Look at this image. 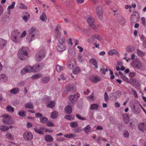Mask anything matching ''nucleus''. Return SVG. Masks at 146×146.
Instances as JSON below:
<instances>
[{
  "label": "nucleus",
  "instance_id": "obj_57",
  "mask_svg": "<svg viewBox=\"0 0 146 146\" xmlns=\"http://www.w3.org/2000/svg\"><path fill=\"white\" fill-rule=\"evenodd\" d=\"M62 69V67L58 65H56V71L58 72H60Z\"/></svg>",
  "mask_w": 146,
  "mask_h": 146
},
{
  "label": "nucleus",
  "instance_id": "obj_13",
  "mask_svg": "<svg viewBox=\"0 0 146 146\" xmlns=\"http://www.w3.org/2000/svg\"><path fill=\"white\" fill-rule=\"evenodd\" d=\"M75 63V61L74 59H70L68 60L67 65L68 67L72 68Z\"/></svg>",
  "mask_w": 146,
  "mask_h": 146
},
{
  "label": "nucleus",
  "instance_id": "obj_1",
  "mask_svg": "<svg viewBox=\"0 0 146 146\" xmlns=\"http://www.w3.org/2000/svg\"><path fill=\"white\" fill-rule=\"evenodd\" d=\"M28 51L29 48L27 47H23L20 48L18 51V57L22 60H26L28 57Z\"/></svg>",
  "mask_w": 146,
  "mask_h": 146
},
{
  "label": "nucleus",
  "instance_id": "obj_26",
  "mask_svg": "<svg viewBox=\"0 0 146 146\" xmlns=\"http://www.w3.org/2000/svg\"><path fill=\"white\" fill-rule=\"evenodd\" d=\"M44 139L46 141L49 142H52L54 140L52 137L50 135H46L45 136Z\"/></svg>",
  "mask_w": 146,
  "mask_h": 146
},
{
  "label": "nucleus",
  "instance_id": "obj_54",
  "mask_svg": "<svg viewBox=\"0 0 146 146\" xmlns=\"http://www.w3.org/2000/svg\"><path fill=\"white\" fill-rule=\"evenodd\" d=\"M137 53L138 55L141 56H144L145 55L144 52L141 51L139 49L137 50Z\"/></svg>",
  "mask_w": 146,
  "mask_h": 146
},
{
  "label": "nucleus",
  "instance_id": "obj_64",
  "mask_svg": "<svg viewBox=\"0 0 146 146\" xmlns=\"http://www.w3.org/2000/svg\"><path fill=\"white\" fill-rule=\"evenodd\" d=\"M25 82L24 81H22L19 82L18 84L19 86L20 87L23 86L25 84Z\"/></svg>",
  "mask_w": 146,
  "mask_h": 146
},
{
  "label": "nucleus",
  "instance_id": "obj_34",
  "mask_svg": "<svg viewBox=\"0 0 146 146\" xmlns=\"http://www.w3.org/2000/svg\"><path fill=\"white\" fill-rule=\"evenodd\" d=\"M0 79L4 82H6L8 80V77L5 74H1L0 75Z\"/></svg>",
  "mask_w": 146,
  "mask_h": 146
},
{
  "label": "nucleus",
  "instance_id": "obj_42",
  "mask_svg": "<svg viewBox=\"0 0 146 146\" xmlns=\"http://www.w3.org/2000/svg\"><path fill=\"white\" fill-rule=\"evenodd\" d=\"M9 129L8 127L5 125H2L0 126V129L2 131H5L8 130Z\"/></svg>",
  "mask_w": 146,
  "mask_h": 146
},
{
  "label": "nucleus",
  "instance_id": "obj_60",
  "mask_svg": "<svg viewBox=\"0 0 146 146\" xmlns=\"http://www.w3.org/2000/svg\"><path fill=\"white\" fill-rule=\"evenodd\" d=\"M104 98L105 101L107 102L109 100V97L107 92H105L104 94Z\"/></svg>",
  "mask_w": 146,
  "mask_h": 146
},
{
  "label": "nucleus",
  "instance_id": "obj_63",
  "mask_svg": "<svg viewBox=\"0 0 146 146\" xmlns=\"http://www.w3.org/2000/svg\"><path fill=\"white\" fill-rule=\"evenodd\" d=\"M140 37L141 40H142L143 42H144L145 40H146V38L143 35H140Z\"/></svg>",
  "mask_w": 146,
  "mask_h": 146
},
{
  "label": "nucleus",
  "instance_id": "obj_35",
  "mask_svg": "<svg viewBox=\"0 0 146 146\" xmlns=\"http://www.w3.org/2000/svg\"><path fill=\"white\" fill-rule=\"evenodd\" d=\"M42 75L40 73H38L35 74L31 76V79H37L41 77Z\"/></svg>",
  "mask_w": 146,
  "mask_h": 146
},
{
  "label": "nucleus",
  "instance_id": "obj_37",
  "mask_svg": "<svg viewBox=\"0 0 146 146\" xmlns=\"http://www.w3.org/2000/svg\"><path fill=\"white\" fill-rule=\"evenodd\" d=\"M28 72H34L33 68L31 66H27L25 67Z\"/></svg>",
  "mask_w": 146,
  "mask_h": 146
},
{
  "label": "nucleus",
  "instance_id": "obj_3",
  "mask_svg": "<svg viewBox=\"0 0 146 146\" xmlns=\"http://www.w3.org/2000/svg\"><path fill=\"white\" fill-rule=\"evenodd\" d=\"M1 117L4 118L2 119V122L5 125L13 124V122L11 119V116L8 115H4L1 116Z\"/></svg>",
  "mask_w": 146,
  "mask_h": 146
},
{
  "label": "nucleus",
  "instance_id": "obj_50",
  "mask_svg": "<svg viewBox=\"0 0 146 146\" xmlns=\"http://www.w3.org/2000/svg\"><path fill=\"white\" fill-rule=\"evenodd\" d=\"M6 137L10 140H13V137L11 133H7L6 135Z\"/></svg>",
  "mask_w": 146,
  "mask_h": 146
},
{
  "label": "nucleus",
  "instance_id": "obj_55",
  "mask_svg": "<svg viewBox=\"0 0 146 146\" xmlns=\"http://www.w3.org/2000/svg\"><path fill=\"white\" fill-rule=\"evenodd\" d=\"M131 91L132 92V93L134 94L135 97L136 98H137L138 96L137 94L136 91L133 88L131 89Z\"/></svg>",
  "mask_w": 146,
  "mask_h": 146
},
{
  "label": "nucleus",
  "instance_id": "obj_38",
  "mask_svg": "<svg viewBox=\"0 0 146 146\" xmlns=\"http://www.w3.org/2000/svg\"><path fill=\"white\" fill-rule=\"evenodd\" d=\"M80 68L79 67H77L76 68H75L73 70V73L74 74H77L79 73L80 72Z\"/></svg>",
  "mask_w": 146,
  "mask_h": 146
},
{
  "label": "nucleus",
  "instance_id": "obj_18",
  "mask_svg": "<svg viewBox=\"0 0 146 146\" xmlns=\"http://www.w3.org/2000/svg\"><path fill=\"white\" fill-rule=\"evenodd\" d=\"M7 42L3 39H0V49H2L7 44Z\"/></svg>",
  "mask_w": 146,
  "mask_h": 146
},
{
  "label": "nucleus",
  "instance_id": "obj_19",
  "mask_svg": "<svg viewBox=\"0 0 146 146\" xmlns=\"http://www.w3.org/2000/svg\"><path fill=\"white\" fill-rule=\"evenodd\" d=\"M60 26L59 25H58L56 27L55 29V36L56 38H58L60 37V34L58 30V29L60 28Z\"/></svg>",
  "mask_w": 146,
  "mask_h": 146
},
{
  "label": "nucleus",
  "instance_id": "obj_25",
  "mask_svg": "<svg viewBox=\"0 0 146 146\" xmlns=\"http://www.w3.org/2000/svg\"><path fill=\"white\" fill-rule=\"evenodd\" d=\"M35 35H31L28 34V35L27 36L26 38L27 41L29 42H30L32 41L33 40L35 39Z\"/></svg>",
  "mask_w": 146,
  "mask_h": 146
},
{
  "label": "nucleus",
  "instance_id": "obj_44",
  "mask_svg": "<svg viewBox=\"0 0 146 146\" xmlns=\"http://www.w3.org/2000/svg\"><path fill=\"white\" fill-rule=\"evenodd\" d=\"M6 110L8 111L13 112L14 111V108L11 106H7L6 108Z\"/></svg>",
  "mask_w": 146,
  "mask_h": 146
},
{
  "label": "nucleus",
  "instance_id": "obj_23",
  "mask_svg": "<svg viewBox=\"0 0 146 146\" xmlns=\"http://www.w3.org/2000/svg\"><path fill=\"white\" fill-rule=\"evenodd\" d=\"M42 67V66L38 64H35L33 66V70L34 71L38 72L39 71Z\"/></svg>",
  "mask_w": 146,
  "mask_h": 146
},
{
  "label": "nucleus",
  "instance_id": "obj_62",
  "mask_svg": "<svg viewBox=\"0 0 146 146\" xmlns=\"http://www.w3.org/2000/svg\"><path fill=\"white\" fill-rule=\"evenodd\" d=\"M19 8L21 9H27V7L23 3H21L20 4Z\"/></svg>",
  "mask_w": 146,
  "mask_h": 146
},
{
  "label": "nucleus",
  "instance_id": "obj_27",
  "mask_svg": "<svg viewBox=\"0 0 146 146\" xmlns=\"http://www.w3.org/2000/svg\"><path fill=\"white\" fill-rule=\"evenodd\" d=\"M89 61L90 63L94 66L95 68L97 69L98 68L97 65V62L95 59H91Z\"/></svg>",
  "mask_w": 146,
  "mask_h": 146
},
{
  "label": "nucleus",
  "instance_id": "obj_28",
  "mask_svg": "<svg viewBox=\"0 0 146 146\" xmlns=\"http://www.w3.org/2000/svg\"><path fill=\"white\" fill-rule=\"evenodd\" d=\"M58 115V112L55 111H53L51 114L50 117L51 118L55 119L56 118Z\"/></svg>",
  "mask_w": 146,
  "mask_h": 146
},
{
  "label": "nucleus",
  "instance_id": "obj_17",
  "mask_svg": "<svg viewBox=\"0 0 146 146\" xmlns=\"http://www.w3.org/2000/svg\"><path fill=\"white\" fill-rule=\"evenodd\" d=\"M138 128L140 130L143 131L146 130V125L144 123H140L138 126Z\"/></svg>",
  "mask_w": 146,
  "mask_h": 146
},
{
  "label": "nucleus",
  "instance_id": "obj_15",
  "mask_svg": "<svg viewBox=\"0 0 146 146\" xmlns=\"http://www.w3.org/2000/svg\"><path fill=\"white\" fill-rule=\"evenodd\" d=\"M66 48V47L65 44H58L57 46V49L58 51L62 52L65 50Z\"/></svg>",
  "mask_w": 146,
  "mask_h": 146
},
{
  "label": "nucleus",
  "instance_id": "obj_56",
  "mask_svg": "<svg viewBox=\"0 0 146 146\" xmlns=\"http://www.w3.org/2000/svg\"><path fill=\"white\" fill-rule=\"evenodd\" d=\"M15 2H13L12 3V4L9 6L7 8L10 9H13L15 7Z\"/></svg>",
  "mask_w": 146,
  "mask_h": 146
},
{
  "label": "nucleus",
  "instance_id": "obj_49",
  "mask_svg": "<svg viewBox=\"0 0 146 146\" xmlns=\"http://www.w3.org/2000/svg\"><path fill=\"white\" fill-rule=\"evenodd\" d=\"M123 120L125 124H127L129 122V117L127 115H123Z\"/></svg>",
  "mask_w": 146,
  "mask_h": 146
},
{
  "label": "nucleus",
  "instance_id": "obj_9",
  "mask_svg": "<svg viewBox=\"0 0 146 146\" xmlns=\"http://www.w3.org/2000/svg\"><path fill=\"white\" fill-rule=\"evenodd\" d=\"M131 64L133 68L136 69H140L142 66L141 63L139 60H135L131 63Z\"/></svg>",
  "mask_w": 146,
  "mask_h": 146
},
{
  "label": "nucleus",
  "instance_id": "obj_59",
  "mask_svg": "<svg viewBox=\"0 0 146 146\" xmlns=\"http://www.w3.org/2000/svg\"><path fill=\"white\" fill-rule=\"evenodd\" d=\"M35 116L36 117L40 118H41L43 117L42 114L39 113H35Z\"/></svg>",
  "mask_w": 146,
  "mask_h": 146
},
{
  "label": "nucleus",
  "instance_id": "obj_29",
  "mask_svg": "<svg viewBox=\"0 0 146 146\" xmlns=\"http://www.w3.org/2000/svg\"><path fill=\"white\" fill-rule=\"evenodd\" d=\"M30 14L27 12H26L23 17V19L25 22H27L28 19L30 18Z\"/></svg>",
  "mask_w": 146,
  "mask_h": 146
},
{
  "label": "nucleus",
  "instance_id": "obj_41",
  "mask_svg": "<svg viewBox=\"0 0 146 146\" xmlns=\"http://www.w3.org/2000/svg\"><path fill=\"white\" fill-rule=\"evenodd\" d=\"M19 92V89L18 88H15L10 90V93L11 94H15Z\"/></svg>",
  "mask_w": 146,
  "mask_h": 146
},
{
  "label": "nucleus",
  "instance_id": "obj_48",
  "mask_svg": "<svg viewBox=\"0 0 146 146\" xmlns=\"http://www.w3.org/2000/svg\"><path fill=\"white\" fill-rule=\"evenodd\" d=\"M18 114L19 115L22 117H25L26 115V113L25 111L23 110H21L19 111L18 112Z\"/></svg>",
  "mask_w": 146,
  "mask_h": 146
},
{
  "label": "nucleus",
  "instance_id": "obj_12",
  "mask_svg": "<svg viewBox=\"0 0 146 146\" xmlns=\"http://www.w3.org/2000/svg\"><path fill=\"white\" fill-rule=\"evenodd\" d=\"M121 92L120 91H117L115 92L112 93L110 95L113 99L116 100L121 95Z\"/></svg>",
  "mask_w": 146,
  "mask_h": 146
},
{
  "label": "nucleus",
  "instance_id": "obj_8",
  "mask_svg": "<svg viewBox=\"0 0 146 146\" xmlns=\"http://www.w3.org/2000/svg\"><path fill=\"white\" fill-rule=\"evenodd\" d=\"M87 21L90 26L94 30H96L97 29V27L98 26H96L94 25L95 20L93 17H89L87 19Z\"/></svg>",
  "mask_w": 146,
  "mask_h": 146
},
{
  "label": "nucleus",
  "instance_id": "obj_33",
  "mask_svg": "<svg viewBox=\"0 0 146 146\" xmlns=\"http://www.w3.org/2000/svg\"><path fill=\"white\" fill-rule=\"evenodd\" d=\"M25 107L26 108L33 109V105L31 103H27L25 104Z\"/></svg>",
  "mask_w": 146,
  "mask_h": 146
},
{
  "label": "nucleus",
  "instance_id": "obj_47",
  "mask_svg": "<svg viewBox=\"0 0 146 146\" xmlns=\"http://www.w3.org/2000/svg\"><path fill=\"white\" fill-rule=\"evenodd\" d=\"M36 29V27H32L30 29L29 31V35H35L33 34L34 32Z\"/></svg>",
  "mask_w": 146,
  "mask_h": 146
},
{
  "label": "nucleus",
  "instance_id": "obj_51",
  "mask_svg": "<svg viewBox=\"0 0 146 146\" xmlns=\"http://www.w3.org/2000/svg\"><path fill=\"white\" fill-rule=\"evenodd\" d=\"M123 135L124 137L128 138L129 137V133L127 130H125L123 131Z\"/></svg>",
  "mask_w": 146,
  "mask_h": 146
},
{
  "label": "nucleus",
  "instance_id": "obj_21",
  "mask_svg": "<svg viewBox=\"0 0 146 146\" xmlns=\"http://www.w3.org/2000/svg\"><path fill=\"white\" fill-rule=\"evenodd\" d=\"M34 130L36 132L39 134L42 135L44 133V128L42 127H40L39 129H38L36 128H35Z\"/></svg>",
  "mask_w": 146,
  "mask_h": 146
},
{
  "label": "nucleus",
  "instance_id": "obj_58",
  "mask_svg": "<svg viewBox=\"0 0 146 146\" xmlns=\"http://www.w3.org/2000/svg\"><path fill=\"white\" fill-rule=\"evenodd\" d=\"M28 72L27 70L26 69V68L25 67V68H23V69H22L21 72V74L24 75L26 73Z\"/></svg>",
  "mask_w": 146,
  "mask_h": 146
},
{
  "label": "nucleus",
  "instance_id": "obj_46",
  "mask_svg": "<svg viewBox=\"0 0 146 146\" xmlns=\"http://www.w3.org/2000/svg\"><path fill=\"white\" fill-rule=\"evenodd\" d=\"M64 136L67 138H72L76 137V135L74 134H68L64 135Z\"/></svg>",
  "mask_w": 146,
  "mask_h": 146
},
{
  "label": "nucleus",
  "instance_id": "obj_61",
  "mask_svg": "<svg viewBox=\"0 0 146 146\" xmlns=\"http://www.w3.org/2000/svg\"><path fill=\"white\" fill-rule=\"evenodd\" d=\"M27 32L26 31H24L22 33L21 35L20 34V38L21 39V38L23 37H25L26 35Z\"/></svg>",
  "mask_w": 146,
  "mask_h": 146
},
{
  "label": "nucleus",
  "instance_id": "obj_30",
  "mask_svg": "<svg viewBox=\"0 0 146 146\" xmlns=\"http://www.w3.org/2000/svg\"><path fill=\"white\" fill-rule=\"evenodd\" d=\"M91 129V127L89 125L86 126L83 129V131L86 133H88Z\"/></svg>",
  "mask_w": 146,
  "mask_h": 146
},
{
  "label": "nucleus",
  "instance_id": "obj_32",
  "mask_svg": "<svg viewBox=\"0 0 146 146\" xmlns=\"http://www.w3.org/2000/svg\"><path fill=\"white\" fill-rule=\"evenodd\" d=\"M40 122L42 123H46L48 122V120L45 117H42L40 119Z\"/></svg>",
  "mask_w": 146,
  "mask_h": 146
},
{
  "label": "nucleus",
  "instance_id": "obj_52",
  "mask_svg": "<svg viewBox=\"0 0 146 146\" xmlns=\"http://www.w3.org/2000/svg\"><path fill=\"white\" fill-rule=\"evenodd\" d=\"M91 36L92 37H93L94 38L100 40H101V38L100 36H99L97 34H94L91 35Z\"/></svg>",
  "mask_w": 146,
  "mask_h": 146
},
{
  "label": "nucleus",
  "instance_id": "obj_36",
  "mask_svg": "<svg viewBox=\"0 0 146 146\" xmlns=\"http://www.w3.org/2000/svg\"><path fill=\"white\" fill-rule=\"evenodd\" d=\"M55 104V102L52 101L48 103L47 105V107L48 108H52L54 106Z\"/></svg>",
  "mask_w": 146,
  "mask_h": 146
},
{
  "label": "nucleus",
  "instance_id": "obj_53",
  "mask_svg": "<svg viewBox=\"0 0 146 146\" xmlns=\"http://www.w3.org/2000/svg\"><path fill=\"white\" fill-rule=\"evenodd\" d=\"M89 42H96L95 38L93 37H92L89 38H88L87 40Z\"/></svg>",
  "mask_w": 146,
  "mask_h": 146
},
{
  "label": "nucleus",
  "instance_id": "obj_22",
  "mask_svg": "<svg viewBox=\"0 0 146 146\" xmlns=\"http://www.w3.org/2000/svg\"><path fill=\"white\" fill-rule=\"evenodd\" d=\"M65 113L67 114H70L72 112V109L70 106H66L64 109Z\"/></svg>",
  "mask_w": 146,
  "mask_h": 146
},
{
  "label": "nucleus",
  "instance_id": "obj_40",
  "mask_svg": "<svg viewBox=\"0 0 146 146\" xmlns=\"http://www.w3.org/2000/svg\"><path fill=\"white\" fill-rule=\"evenodd\" d=\"M65 39L64 38L61 37L58 40V44H65Z\"/></svg>",
  "mask_w": 146,
  "mask_h": 146
},
{
  "label": "nucleus",
  "instance_id": "obj_7",
  "mask_svg": "<svg viewBox=\"0 0 146 146\" xmlns=\"http://www.w3.org/2000/svg\"><path fill=\"white\" fill-rule=\"evenodd\" d=\"M96 11L98 19L100 20H102L103 17L102 7L100 5L97 6L96 7Z\"/></svg>",
  "mask_w": 146,
  "mask_h": 146
},
{
  "label": "nucleus",
  "instance_id": "obj_16",
  "mask_svg": "<svg viewBox=\"0 0 146 146\" xmlns=\"http://www.w3.org/2000/svg\"><path fill=\"white\" fill-rule=\"evenodd\" d=\"M66 88L67 90L71 92H74L76 91L75 88L70 84L66 86Z\"/></svg>",
  "mask_w": 146,
  "mask_h": 146
},
{
  "label": "nucleus",
  "instance_id": "obj_14",
  "mask_svg": "<svg viewBox=\"0 0 146 146\" xmlns=\"http://www.w3.org/2000/svg\"><path fill=\"white\" fill-rule=\"evenodd\" d=\"M108 70L110 71V75H112L113 74V72L110 69ZM108 69H107V67H105L104 66H103L100 68V72L104 74H106V72L108 71Z\"/></svg>",
  "mask_w": 146,
  "mask_h": 146
},
{
  "label": "nucleus",
  "instance_id": "obj_4",
  "mask_svg": "<svg viewBox=\"0 0 146 146\" xmlns=\"http://www.w3.org/2000/svg\"><path fill=\"white\" fill-rule=\"evenodd\" d=\"M79 95L78 93L75 94L74 95H71L68 97L70 100V102L68 103L70 105L72 106L74 104L77 100V98H79Z\"/></svg>",
  "mask_w": 146,
  "mask_h": 146
},
{
  "label": "nucleus",
  "instance_id": "obj_11",
  "mask_svg": "<svg viewBox=\"0 0 146 146\" xmlns=\"http://www.w3.org/2000/svg\"><path fill=\"white\" fill-rule=\"evenodd\" d=\"M116 17L118 22L121 25H123L125 24V19L122 17L120 14H117Z\"/></svg>",
  "mask_w": 146,
  "mask_h": 146
},
{
  "label": "nucleus",
  "instance_id": "obj_6",
  "mask_svg": "<svg viewBox=\"0 0 146 146\" xmlns=\"http://www.w3.org/2000/svg\"><path fill=\"white\" fill-rule=\"evenodd\" d=\"M139 15L136 12H135L132 15L131 18V22L132 23H136L139 20Z\"/></svg>",
  "mask_w": 146,
  "mask_h": 146
},
{
  "label": "nucleus",
  "instance_id": "obj_39",
  "mask_svg": "<svg viewBox=\"0 0 146 146\" xmlns=\"http://www.w3.org/2000/svg\"><path fill=\"white\" fill-rule=\"evenodd\" d=\"M46 13H45L43 12L41 15L40 17V19L42 21H44L45 19H46Z\"/></svg>",
  "mask_w": 146,
  "mask_h": 146
},
{
  "label": "nucleus",
  "instance_id": "obj_20",
  "mask_svg": "<svg viewBox=\"0 0 146 146\" xmlns=\"http://www.w3.org/2000/svg\"><path fill=\"white\" fill-rule=\"evenodd\" d=\"M50 80V77L48 76H44L41 79V82L43 84H46Z\"/></svg>",
  "mask_w": 146,
  "mask_h": 146
},
{
  "label": "nucleus",
  "instance_id": "obj_5",
  "mask_svg": "<svg viewBox=\"0 0 146 146\" xmlns=\"http://www.w3.org/2000/svg\"><path fill=\"white\" fill-rule=\"evenodd\" d=\"M45 50L44 49L40 50L37 52L36 56V59L38 61H40L45 56Z\"/></svg>",
  "mask_w": 146,
  "mask_h": 146
},
{
  "label": "nucleus",
  "instance_id": "obj_45",
  "mask_svg": "<svg viewBox=\"0 0 146 146\" xmlns=\"http://www.w3.org/2000/svg\"><path fill=\"white\" fill-rule=\"evenodd\" d=\"M70 126L72 128L76 127L78 126V124L76 122H72L70 123Z\"/></svg>",
  "mask_w": 146,
  "mask_h": 146
},
{
  "label": "nucleus",
  "instance_id": "obj_43",
  "mask_svg": "<svg viewBox=\"0 0 146 146\" xmlns=\"http://www.w3.org/2000/svg\"><path fill=\"white\" fill-rule=\"evenodd\" d=\"M117 51L115 50H112L109 51L108 54L110 55L116 54L117 53Z\"/></svg>",
  "mask_w": 146,
  "mask_h": 146
},
{
  "label": "nucleus",
  "instance_id": "obj_10",
  "mask_svg": "<svg viewBox=\"0 0 146 146\" xmlns=\"http://www.w3.org/2000/svg\"><path fill=\"white\" fill-rule=\"evenodd\" d=\"M24 139L26 141H30L32 140L33 138V136L31 133L30 132H25L23 135Z\"/></svg>",
  "mask_w": 146,
  "mask_h": 146
},
{
  "label": "nucleus",
  "instance_id": "obj_24",
  "mask_svg": "<svg viewBox=\"0 0 146 146\" xmlns=\"http://www.w3.org/2000/svg\"><path fill=\"white\" fill-rule=\"evenodd\" d=\"M92 82L94 83H97L101 80L100 78L97 76L92 77L91 79Z\"/></svg>",
  "mask_w": 146,
  "mask_h": 146
},
{
  "label": "nucleus",
  "instance_id": "obj_31",
  "mask_svg": "<svg viewBox=\"0 0 146 146\" xmlns=\"http://www.w3.org/2000/svg\"><path fill=\"white\" fill-rule=\"evenodd\" d=\"M99 107V105L97 104H92L90 106V109L92 110L98 109Z\"/></svg>",
  "mask_w": 146,
  "mask_h": 146
},
{
  "label": "nucleus",
  "instance_id": "obj_2",
  "mask_svg": "<svg viewBox=\"0 0 146 146\" xmlns=\"http://www.w3.org/2000/svg\"><path fill=\"white\" fill-rule=\"evenodd\" d=\"M11 38L12 41L16 43H20L21 40L20 33L17 30L13 31L12 33Z\"/></svg>",
  "mask_w": 146,
  "mask_h": 146
}]
</instances>
